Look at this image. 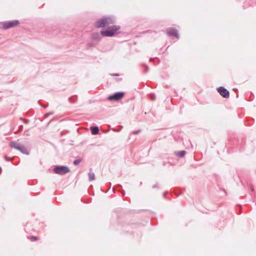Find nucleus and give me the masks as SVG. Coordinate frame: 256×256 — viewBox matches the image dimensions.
Segmentation results:
<instances>
[{
    "label": "nucleus",
    "mask_w": 256,
    "mask_h": 256,
    "mask_svg": "<svg viewBox=\"0 0 256 256\" xmlns=\"http://www.w3.org/2000/svg\"><path fill=\"white\" fill-rule=\"evenodd\" d=\"M6 160H10L9 158H8L6 156Z\"/></svg>",
    "instance_id": "26"
},
{
    "label": "nucleus",
    "mask_w": 256,
    "mask_h": 256,
    "mask_svg": "<svg viewBox=\"0 0 256 256\" xmlns=\"http://www.w3.org/2000/svg\"><path fill=\"white\" fill-rule=\"evenodd\" d=\"M217 90L223 98H227L230 97V92L225 88L220 86L217 88Z\"/></svg>",
    "instance_id": "7"
},
{
    "label": "nucleus",
    "mask_w": 256,
    "mask_h": 256,
    "mask_svg": "<svg viewBox=\"0 0 256 256\" xmlns=\"http://www.w3.org/2000/svg\"><path fill=\"white\" fill-rule=\"evenodd\" d=\"M9 146L10 148L19 150L23 154L26 155L29 154V152L28 151L26 147L24 145L18 142V140L10 142Z\"/></svg>",
    "instance_id": "3"
},
{
    "label": "nucleus",
    "mask_w": 256,
    "mask_h": 256,
    "mask_svg": "<svg viewBox=\"0 0 256 256\" xmlns=\"http://www.w3.org/2000/svg\"><path fill=\"white\" fill-rule=\"evenodd\" d=\"M70 172L69 168L66 166H56L54 168V172L60 175H64Z\"/></svg>",
    "instance_id": "4"
},
{
    "label": "nucleus",
    "mask_w": 256,
    "mask_h": 256,
    "mask_svg": "<svg viewBox=\"0 0 256 256\" xmlns=\"http://www.w3.org/2000/svg\"><path fill=\"white\" fill-rule=\"evenodd\" d=\"M26 132H27V131H24V135H25V134H26Z\"/></svg>",
    "instance_id": "29"
},
{
    "label": "nucleus",
    "mask_w": 256,
    "mask_h": 256,
    "mask_svg": "<svg viewBox=\"0 0 256 256\" xmlns=\"http://www.w3.org/2000/svg\"><path fill=\"white\" fill-rule=\"evenodd\" d=\"M88 45L90 46H92V44H91V43L88 44Z\"/></svg>",
    "instance_id": "27"
},
{
    "label": "nucleus",
    "mask_w": 256,
    "mask_h": 256,
    "mask_svg": "<svg viewBox=\"0 0 256 256\" xmlns=\"http://www.w3.org/2000/svg\"><path fill=\"white\" fill-rule=\"evenodd\" d=\"M122 196H124L125 195L124 191V190H122Z\"/></svg>",
    "instance_id": "24"
},
{
    "label": "nucleus",
    "mask_w": 256,
    "mask_h": 256,
    "mask_svg": "<svg viewBox=\"0 0 256 256\" xmlns=\"http://www.w3.org/2000/svg\"><path fill=\"white\" fill-rule=\"evenodd\" d=\"M54 114V112H48L46 114V117L49 116V115H52V114Z\"/></svg>",
    "instance_id": "20"
},
{
    "label": "nucleus",
    "mask_w": 256,
    "mask_h": 256,
    "mask_svg": "<svg viewBox=\"0 0 256 256\" xmlns=\"http://www.w3.org/2000/svg\"><path fill=\"white\" fill-rule=\"evenodd\" d=\"M92 134L94 135L97 134L99 133V128L97 126L90 127Z\"/></svg>",
    "instance_id": "9"
},
{
    "label": "nucleus",
    "mask_w": 256,
    "mask_h": 256,
    "mask_svg": "<svg viewBox=\"0 0 256 256\" xmlns=\"http://www.w3.org/2000/svg\"><path fill=\"white\" fill-rule=\"evenodd\" d=\"M112 76H119V74H112Z\"/></svg>",
    "instance_id": "21"
},
{
    "label": "nucleus",
    "mask_w": 256,
    "mask_h": 256,
    "mask_svg": "<svg viewBox=\"0 0 256 256\" xmlns=\"http://www.w3.org/2000/svg\"><path fill=\"white\" fill-rule=\"evenodd\" d=\"M82 161V159L80 158H78V159H76L74 161V164L75 165V166H77Z\"/></svg>",
    "instance_id": "14"
},
{
    "label": "nucleus",
    "mask_w": 256,
    "mask_h": 256,
    "mask_svg": "<svg viewBox=\"0 0 256 256\" xmlns=\"http://www.w3.org/2000/svg\"><path fill=\"white\" fill-rule=\"evenodd\" d=\"M124 93L122 92H118L108 96V100L110 101H118L124 98Z\"/></svg>",
    "instance_id": "6"
},
{
    "label": "nucleus",
    "mask_w": 256,
    "mask_h": 256,
    "mask_svg": "<svg viewBox=\"0 0 256 256\" xmlns=\"http://www.w3.org/2000/svg\"><path fill=\"white\" fill-rule=\"evenodd\" d=\"M20 120H23V119H22V118H20Z\"/></svg>",
    "instance_id": "31"
},
{
    "label": "nucleus",
    "mask_w": 256,
    "mask_h": 256,
    "mask_svg": "<svg viewBox=\"0 0 256 256\" xmlns=\"http://www.w3.org/2000/svg\"><path fill=\"white\" fill-rule=\"evenodd\" d=\"M120 29V26L114 25L108 27L105 30H102L100 34L104 36L112 37Z\"/></svg>",
    "instance_id": "2"
},
{
    "label": "nucleus",
    "mask_w": 256,
    "mask_h": 256,
    "mask_svg": "<svg viewBox=\"0 0 256 256\" xmlns=\"http://www.w3.org/2000/svg\"><path fill=\"white\" fill-rule=\"evenodd\" d=\"M24 122L26 124H28L29 122V120H24Z\"/></svg>",
    "instance_id": "22"
},
{
    "label": "nucleus",
    "mask_w": 256,
    "mask_h": 256,
    "mask_svg": "<svg viewBox=\"0 0 256 256\" xmlns=\"http://www.w3.org/2000/svg\"><path fill=\"white\" fill-rule=\"evenodd\" d=\"M118 186H120V187H121V186H121V185H120V184H119Z\"/></svg>",
    "instance_id": "32"
},
{
    "label": "nucleus",
    "mask_w": 256,
    "mask_h": 256,
    "mask_svg": "<svg viewBox=\"0 0 256 256\" xmlns=\"http://www.w3.org/2000/svg\"><path fill=\"white\" fill-rule=\"evenodd\" d=\"M166 192H164V194H163V196L164 197H165V196H166Z\"/></svg>",
    "instance_id": "28"
},
{
    "label": "nucleus",
    "mask_w": 256,
    "mask_h": 256,
    "mask_svg": "<svg viewBox=\"0 0 256 256\" xmlns=\"http://www.w3.org/2000/svg\"><path fill=\"white\" fill-rule=\"evenodd\" d=\"M18 24L19 21L18 20L5 21L2 22V28L4 30H8L10 28H14Z\"/></svg>",
    "instance_id": "5"
},
{
    "label": "nucleus",
    "mask_w": 256,
    "mask_h": 256,
    "mask_svg": "<svg viewBox=\"0 0 256 256\" xmlns=\"http://www.w3.org/2000/svg\"><path fill=\"white\" fill-rule=\"evenodd\" d=\"M143 66H144V67H145V70L144 71V73L146 74V73L148 71L149 68H148V67L147 66H146L144 64Z\"/></svg>",
    "instance_id": "17"
},
{
    "label": "nucleus",
    "mask_w": 256,
    "mask_h": 256,
    "mask_svg": "<svg viewBox=\"0 0 256 256\" xmlns=\"http://www.w3.org/2000/svg\"><path fill=\"white\" fill-rule=\"evenodd\" d=\"M158 188V185L157 184L154 185L152 186V188Z\"/></svg>",
    "instance_id": "23"
},
{
    "label": "nucleus",
    "mask_w": 256,
    "mask_h": 256,
    "mask_svg": "<svg viewBox=\"0 0 256 256\" xmlns=\"http://www.w3.org/2000/svg\"><path fill=\"white\" fill-rule=\"evenodd\" d=\"M88 178L90 181H92L94 180L95 175L92 172H90L88 174Z\"/></svg>",
    "instance_id": "12"
},
{
    "label": "nucleus",
    "mask_w": 256,
    "mask_h": 256,
    "mask_svg": "<svg viewBox=\"0 0 256 256\" xmlns=\"http://www.w3.org/2000/svg\"><path fill=\"white\" fill-rule=\"evenodd\" d=\"M47 106H48V105L46 106H44V108H47Z\"/></svg>",
    "instance_id": "30"
},
{
    "label": "nucleus",
    "mask_w": 256,
    "mask_h": 256,
    "mask_svg": "<svg viewBox=\"0 0 256 256\" xmlns=\"http://www.w3.org/2000/svg\"><path fill=\"white\" fill-rule=\"evenodd\" d=\"M30 240L32 241H35L38 240L36 236H32L30 238Z\"/></svg>",
    "instance_id": "19"
},
{
    "label": "nucleus",
    "mask_w": 256,
    "mask_h": 256,
    "mask_svg": "<svg viewBox=\"0 0 256 256\" xmlns=\"http://www.w3.org/2000/svg\"><path fill=\"white\" fill-rule=\"evenodd\" d=\"M167 164H168L169 166H170L171 164L170 162H162L163 166H166Z\"/></svg>",
    "instance_id": "18"
},
{
    "label": "nucleus",
    "mask_w": 256,
    "mask_h": 256,
    "mask_svg": "<svg viewBox=\"0 0 256 256\" xmlns=\"http://www.w3.org/2000/svg\"><path fill=\"white\" fill-rule=\"evenodd\" d=\"M251 189L252 192L254 191V187L253 186H251Z\"/></svg>",
    "instance_id": "25"
},
{
    "label": "nucleus",
    "mask_w": 256,
    "mask_h": 256,
    "mask_svg": "<svg viewBox=\"0 0 256 256\" xmlns=\"http://www.w3.org/2000/svg\"><path fill=\"white\" fill-rule=\"evenodd\" d=\"M166 34L170 36H174L177 38H179V35L177 30L173 28H169L166 30Z\"/></svg>",
    "instance_id": "8"
},
{
    "label": "nucleus",
    "mask_w": 256,
    "mask_h": 256,
    "mask_svg": "<svg viewBox=\"0 0 256 256\" xmlns=\"http://www.w3.org/2000/svg\"><path fill=\"white\" fill-rule=\"evenodd\" d=\"M92 38L94 40L100 41V37L99 33L94 32L92 34Z\"/></svg>",
    "instance_id": "10"
},
{
    "label": "nucleus",
    "mask_w": 256,
    "mask_h": 256,
    "mask_svg": "<svg viewBox=\"0 0 256 256\" xmlns=\"http://www.w3.org/2000/svg\"><path fill=\"white\" fill-rule=\"evenodd\" d=\"M176 156L179 158H183L185 154H186V152L185 150H180L178 152H174Z\"/></svg>",
    "instance_id": "11"
},
{
    "label": "nucleus",
    "mask_w": 256,
    "mask_h": 256,
    "mask_svg": "<svg viewBox=\"0 0 256 256\" xmlns=\"http://www.w3.org/2000/svg\"><path fill=\"white\" fill-rule=\"evenodd\" d=\"M141 132V130L140 129V130H138L132 132L131 134H137L139 132Z\"/></svg>",
    "instance_id": "16"
},
{
    "label": "nucleus",
    "mask_w": 256,
    "mask_h": 256,
    "mask_svg": "<svg viewBox=\"0 0 256 256\" xmlns=\"http://www.w3.org/2000/svg\"><path fill=\"white\" fill-rule=\"evenodd\" d=\"M76 100H77L76 96H71V97L69 98H68L69 101L70 102H71L72 103H74L76 101Z\"/></svg>",
    "instance_id": "13"
},
{
    "label": "nucleus",
    "mask_w": 256,
    "mask_h": 256,
    "mask_svg": "<svg viewBox=\"0 0 256 256\" xmlns=\"http://www.w3.org/2000/svg\"><path fill=\"white\" fill-rule=\"evenodd\" d=\"M23 130V126L22 125H20L18 127V129L16 130V132H14V133L15 134H18V133H20V132H22Z\"/></svg>",
    "instance_id": "15"
},
{
    "label": "nucleus",
    "mask_w": 256,
    "mask_h": 256,
    "mask_svg": "<svg viewBox=\"0 0 256 256\" xmlns=\"http://www.w3.org/2000/svg\"><path fill=\"white\" fill-rule=\"evenodd\" d=\"M115 23V18L114 16H104L96 22V27L98 28H104L106 25Z\"/></svg>",
    "instance_id": "1"
}]
</instances>
